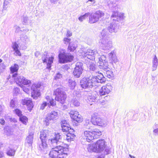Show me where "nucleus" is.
<instances>
[{"instance_id": "nucleus-10", "label": "nucleus", "mask_w": 158, "mask_h": 158, "mask_svg": "<svg viewBox=\"0 0 158 158\" xmlns=\"http://www.w3.org/2000/svg\"><path fill=\"white\" fill-rule=\"evenodd\" d=\"M96 78L94 77L84 78L81 81L80 83L81 87L83 88H86L88 87L89 84L93 86L96 81Z\"/></svg>"}, {"instance_id": "nucleus-54", "label": "nucleus", "mask_w": 158, "mask_h": 158, "mask_svg": "<svg viewBox=\"0 0 158 158\" xmlns=\"http://www.w3.org/2000/svg\"><path fill=\"white\" fill-rule=\"evenodd\" d=\"M95 1V0H88V1H87V2H88V1H90L91 2H93Z\"/></svg>"}, {"instance_id": "nucleus-26", "label": "nucleus", "mask_w": 158, "mask_h": 158, "mask_svg": "<svg viewBox=\"0 0 158 158\" xmlns=\"http://www.w3.org/2000/svg\"><path fill=\"white\" fill-rule=\"evenodd\" d=\"M19 120L23 124L26 125L28 122V118L26 116L22 115L19 117Z\"/></svg>"}, {"instance_id": "nucleus-16", "label": "nucleus", "mask_w": 158, "mask_h": 158, "mask_svg": "<svg viewBox=\"0 0 158 158\" xmlns=\"http://www.w3.org/2000/svg\"><path fill=\"white\" fill-rule=\"evenodd\" d=\"M97 52L94 50L88 49L85 53V56L89 59L90 60H93L95 59V55Z\"/></svg>"}, {"instance_id": "nucleus-57", "label": "nucleus", "mask_w": 158, "mask_h": 158, "mask_svg": "<svg viewBox=\"0 0 158 158\" xmlns=\"http://www.w3.org/2000/svg\"><path fill=\"white\" fill-rule=\"evenodd\" d=\"M2 60L1 59H0V63H1L2 62Z\"/></svg>"}, {"instance_id": "nucleus-14", "label": "nucleus", "mask_w": 158, "mask_h": 158, "mask_svg": "<svg viewBox=\"0 0 158 158\" xmlns=\"http://www.w3.org/2000/svg\"><path fill=\"white\" fill-rule=\"evenodd\" d=\"M61 126L63 132L67 133L70 130H71L72 132L74 131V130L69 127V123L66 120H63L61 122Z\"/></svg>"}, {"instance_id": "nucleus-35", "label": "nucleus", "mask_w": 158, "mask_h": 158, "mask_svg": "<svg viewBox=\"0 0 158 158\" xmlns=\"http://www.w3.org/2000/svg\"><path fill=\"white\" fill-rule=\"evenodd\" d=\"M106 60V57L104 55L101 56L99 58V60L98 62L99 64H100L101 62H103Z\"/></svg>"}, {"instance_id": "nucleus-32", "label": "nucleus", "mask_w": 158, "mask_h": 158, "mask_svg": "<svg viewBox=\"0 0 158 158\" xmlns=\"http://www.w3.org/2000/svg\"><path fill=\"white\" fill-rule=\"evenodd\" d=\"M61 137V135H60V133H57L55 135V137L52 139H51V141L52 143L53 142V141L56 140V141H58L59 139H60Z\"/></svg>"}, {"instance_id": "nucleus-15", "label": "nucleus", "mask_w": 158, "mask_h": 158, "mask_svg": "<svg viewBox=\"0 0 158 158\" xmlns=\"http://www.w3.org/2000/svg\"><path fill=\"white\" fill-rule=\"evenodd\" d=\"M21 103L23 105H26L27 107V110L31 111L34 106L31 99H23L21 100Z\"/></svg>"}, {"instance_id": "nucleus-40", "label": "nucleus", "mask_w": 158, "mask_h": 158, "mask_svg": "<svg viewBox=\"0 0 158 158\" xmlns=\"http://www.w3.org/2000/svg\"><path fill=\"white\" fill-rule=\"evenodd\" d=\"M71 39L67 37H65L63 39V41L65 44H70Z\"/></svg>"}, {"instance_id": "nucleus-52", "label": "nucleus", "mask_w": 158, "mask_h": 158, "mask_svg": "<svg viewBox=\"0 0 158 158\" xmlns=\"http://www.w3.org/2000/svg\"><path fill=\"white\" fill-rule=\"evenodd\" d=\"M4 156L3 153L0 151V158Z\"/></svg>"}, {"instance_id": "nucleus-2", "label": "nucleus", "mask_w": 158, "mask_h": 158, "mask_svg": "<svg viewBox=\"0 0 158 158\" xmlns=\"http://www.w3.org/2000/svg\"><path fill=\"white\" fill-rule=\"evenodd\" d=\"M106 147V142L104 139H101L93 143L89 144L87 150L90 152L100 153L105 150Z\"/></svg>"}, {"instance_id": "nucleus-46", "label": "nucleus", "mask_w": 158, "mask_h": 158, "mask_svg": "<svg viewBox=\"0 0 158 158\" xmlns=\"http://www.w3.org/2000/svg\"><path fill=\"white\" fill-rule=\"evenodd\" d=\"M61 77V74L59 73H58L55 76V78L56 79H58V78H60V77Z\"/></svg>"}, {"instance_id": "nucleus-28", "label": "nucleus", "mask_w": 158, "mask_h": 158, "mask_svg": "<svg viewBox=\"0 0 158 158\" xmlns=\"http://www.w3.org/2000/svg\"><path fill=\"white\" fill-rule=\"evenodd\" d=\"M68 83L69 87L71 89H74L77 85L76 82L75 81L71 80H69Z\"/></svg>"}, {"instance_id": "nucleus-49", "label": "nucleus", "mask_w": 158, "mask_h": 158, "mask_svg": "<svg viewBox=\"0 0 158 158\" xmlns=\"http://www.w3.org/2000/svg\"><path fill=\"white\" fill-rule=\"evenodd\" d=\"M154 133L156 134H158V128L154 129L153 131Z\"/></svg>"}, {"instance_id": "nucleus-43", "label": "nucleus", "mask_w": 158, "mask_h": 158, "mask_svg": "<svg viewBox=\"0 0 158 158\" xmlns=\"http://www.w3.org/2000/svg\"><path fill=\"white\" fill-rule=\"evenodd\" d=\"M72 33L69 30L67 31L66 34V36L69 37L72 36Z\"/></svg>"}, {"instance_id": "nucleus-12", "label": "nucleus", "mask_w": 158, "mask_h": 158, "mask_svg": "<svg viewBox=\"0 0 158 158\" xmlns=\"http://www.w3.org/2000/svg\"><path fill=\"white\" fill-rule=\"evenodd\" d=\"M69 114L73 121L77 123H81L82 122V118L78 111L72 110L70 111Z\"/></svg>"}, {"instance_id": "nucleus-5", "label": "nucleus", "mask_w": 158, "mask_h": 158, "mask_svg": "<svg viewBox=\"0 0 158 158\" xmlns=\"http://www.w3.org/2000/svg\"><path fill=\"white\" fill-rule=\"evenodd\" d=\"M74 56L70 53L67 54L64 49H61L58 55L59 61L61 63H64L72 62Z\"/></svg>"}, {"instance_id": "nucleus-30", "label": "nucleus", "mask_w": 158, "mask_h": 158, "mask_svg": "<svg viewBox=\"0 0 158 158\" xmlns=\"http://www.w3.org/2000/svg\"><path fill=\"white\" fill-rule=\"evenodd\" d=\"M109 56L110 58V60L112 62H114L116 60V57L115 54L113 52H111L109 54Z\"/></svg>"}, {"instance_id": "nucleus-1", "label": "nucleus", "mask_w": 158, "mask_h": 158, "mask_svg": "<svg viewBox=\"0 0 158 158\" xmlns=\"http://www.w3.org/2000/svg\"><path fill=\"white\" fill-rule=\"evenodd\" d=\"M69 152V145L62 143L52 148L48 155L51 158H66Z\"/></svg>"}, {"instance_id": "nucleus-50", "label": "nucleus", "mask_w": 158, "mask_h": 158, "mask_svg": "<svg viewBox=\"0 0 158 158\" xmlns=\"http://www.w3.org/2000/svg\"><path fill=\"white\" fill-rule=\"evenodd\" d=\"M153 62L155 63H156L157 62V59L156 57H155L153 60Z\"/></svg>"}, {"instance_id": "nucleus-58", "label": "nucleus", "mask_w": 158, "mask_h": 158, "mask_svg": "<svg viewBox=\"0 0 158 158\" xmlns=\"http://www.w3.org/2000/svg\"><path fill=\"white\" fill-rule=\"evenodd\" d=\"M130 156L132 158H135L134 157V156L132 157L131 155H130Z\"/></svg>"}, {"instance_id": "nucleus-37", "label": "nucleus", "mask_w": 158, "mask_h": 158, "mask_svg": "<svg viewBox=\"0 0 158 158\" xmlns=\"http://www.w3.org/2000/svg\"><path fill=\"white\" fill-rule=\"evenodd\" d=\"M50 105L52 106H54L56 105V100L53 98L51 99L49 101Z\"/></svg>"}, {"instance_id": "nucleus-25", "label": "nucleus", "mask_w": 158, "mask_h": 158, "mask_svg": "<svg viewBox=\"0 0 158 158\" xmlns=\"http://www.w3.org/2000/svg\"><path fill=\"white\" fill-rule=\"evenodd\" d=\"M100 68L101 69L104 70L107 69L108 67V63L106 60L103 62H101L100 64H99Z\"/></svg>"}, {"instance_id": "nucleus-51", "label": "nucleus", "mask_w": 158, "mask_h": 158, "mask_svg": "<svg viewBox=\"0 0 158 158\" xmlns=\"http://www.w3.org/2000/svg\"><path fill=\"white\" fill-rule=\"evenodd\" d=\"M50 97L49 96V95H47V96L46 97H45V99H46V100H47V101H48V100H50Z\"/></svg>"}, {"instance_id": "nucleus-13", "label": "nucleus", "mask_w": 158, "mask_h": 158, "mask_svg": "<svg viewBox=\"0 0 158 158\" xmlns=\"http://www.w3.org/2000/svg\"><path fill=\"white\" fill-rule=\"evenodd\" d=\"M112 86L109 84L103 86L99 91L100 96L108 94L112 90Z\"/></svg>"}, {"instance_id": "nucleus-27", "label": "nucleus", "mask_w": 158, "mask_h": 158, "mask_svg": "<svg viewBox=\"0 0 158 158\" xmlns=\"http://www.w3.org/2000/svg\"><path fill=\"white\" fill-rule=\"evenodd\" d=\"M99 82L100 83H102L105 81V78L103 75L101 73H99L98 75L96 76Z\"/></svg>"}, {"instance_id": "nucleus-11", "label": "nucleus", "mask_w": 158, "mask_h": 158, "mask_svg": "<svg viewBox=\"0 0 158 158\" xmlns=\"http://www.w3.org/2000/svg\"><path fill=\"white\" fill-rule=\"evenodd\" d=\"M82 66L83 64L82 63L78 62L76 63L75 67L73 72V74L75 77L78 78L80 77L83 71Z\"/></svg>"}, {"instance_id": "nucleus-36", "label": "nucleus", "mask_w": 158, "mask_h": 158, "mask_svg": "<svg viewBox=\"0 0 158 158\" xmlns=\"http://www.w3.org/2000/svg\"><path fill=\"white\" fill-rule=\"evenodd\" d=\"M73 105L74 107H77L80 106V103L77 100H74L73 101Z\"/></svg>"}, {"instance_id": "nucleus-9", "label": "nucleus", "mask_w": 158, "mask_h": 158, "mask_svg": "<svg viewBox=\"0 0 158 158\" xmlns=\"http://www.w3.org/2000/svg\"><path fill=\"white\" fill-rule=\"evenodd\" d=\"M48 133L46 130H42L40 132V139L41 142L40 148H41L45 149L47 148V135Z\"/></svg>"}, {"instance_id": "nucleus-48", "label": "nucleus", "mask_w": 158, "mask_h": 158, "mask_svg": "<svg viewBox=\"0 0 158 158\" xmlns=\"http://www.w3.org/2000/svg\"><path fill=\"white\" fill-rule=\"evenodd\" d=\"M10 121L11 122H14V123H16L17 122V120L15 118H10Z\"/></svg>"}, {"instance_id": "nucleus-34", "label": "nucleus", "mask_w": 158, "mask_h": 158, "mask_svg": "<svg viewBox=\"0 0 158 158\" xmlns=\"http://www.w3.org/2000/svg\"><path fill=\"white\" fill-rule=\"evenodd\" d=\"M15 150L13 149H10L7 152V155L10 156H14L15 154Z\"/></svg>"}, {"instance_id": "nucleus-38", "label": "nucleus", "mask_w": 158, "mask_h": 158, "mask_svg": "<svg viewBox=\"0 0 158 158\" xmlns=\"http://www.w3.org/2000/svg\"><path fill=\"white\" fill-rule=\"evenodd\" d=\"M89 13H86L84 15L81 16L79 18V19L81 21H83L84 19H85V17L86 16L88 17V15H89Z\"/></svg>"}, {"instance_id": "nucleus-4", "label": "nucleus", "mask_w": 158, "mask_h": 158, "mask_svg": "<svg viewBox=\"0 0 158 158\" xmlns=\"http://www.w3.org/2000/svg\"><path fill=\"white\" fill-rule=\"evenodd\" d=\"M102 135V132L99 129L94 130H86L84 132L83 137L86 141L92 142L95 139L98 138Z\"/></svg>"}, {"instance_id": "nucleus-29", "label": "nucleus", "mask_w": 158, "mask_h": 158, "mask_svg": "<svg viewBox=\"0 0 158 158\" xmlns=\"http://www.w3.org/2000/svg\"><path fill=\"white\" fill-rule=\"evenodd\" d=\"M77 48V46L74 44H69L68 47V50L70 52H74Z\"/></svg>"}, {"instance_id": "nucleus-17", "label": "nucleus", "mask_w": 158, "mask_h": 158, "mask_svg": "<svg viewBox=\"0 0 158 158\" xmlns=\"http://www.w3.org/2000/svg\"><path fill=\"white\" fill-rule=\"evenodd\" d=\"M58 116V112L56 111H52L48 114L45 118V121L48 122L49 121L56 119Z\"/></svg>"}, {"instance_id": "nucleus-56", "label": "nucleus", "mask_w": 158, "mask_h": 158, "mask_svg": "<svg viewBox=\"0 0 158 158\" xmlns=\"http://www.w3.org/2000/svg\"><path fill=\"white\" fill-rule=\"evenodd\" d=\"M2 145V144L0 143V148H1Z\"/></svg>"}, {"instance_id": "nucleus-33", "label": "nucleus", "mask_w": 158, "mask_h": 158, "mask_svg": "<svg viewBox=\"0 0 158 158\" xmlns=\"http://www.w3.org/2000/svg\"><path fill=\"white\" fill-rule=\"evenodd\" d=\"M13 111L19 117L22 115V111L19 109L17 108L15 109Z\"/></svg>"}, {"instance_id": "nucleus-47", "label": "nucleus", "mask_w": 158, "mask_h": 158, "mask_svg": "<svg viewBox=\"0 0 158 158\" xmlns=\"http://www.w3.org/2000/svg\"><path fill=\"white\" fill-rule=\"evenodd\" d=\"M5 123V121L3 118L0 119V124L2 125H4Z\"/></svg>"}, {"instance_id": "nucleus-23", "label": "nucleus", "mask_w": 158, "mask_h": 158, "mask_svg": "<svg viewBox=\"0 0 158 158\" xmlns=\"http://www.w3.org/2000/svg\"><path fill=\"white\" fill-rule=\"evenodd\" d=\"M94 14L97 18L98 19V20H99V19L103 17L105 15L104 13L100 10H98Z\"/></svg>"}, {"instance_id": "nucleus-18", "label": "nucleus", "mask_w": 158, "mask_h": 158, "mask_svg": "<svg viewBox=\"0 0 158 158\" xmlns=\"http://www.w3.org/2000/svg\"><path fill=\"white\" fill-rule=\"evenodd\" d=\"M54 58L53 56L49 57L48 58L46 57L43 60V62L44 63H47L46 68L50 69L51 67V64L53 63Z\"/></svg>"}, {"instance_id": "nucleus-3", "label": "nucleus", "mask_w": 158, "mask_h": 158, "mask_svg": "<svg viewBox=\"0 0 158 158\" xmlns=\"http://www.w3.org/2000/svg\"><path fill=\"white\" fill-rule=\"evenodd\" d=\"M17 73L12 75V77L16 84L23 89V91L27 94H29L30 89L29 87L31 84V81L20 76L17 77Z\"/></svg>"}, {"instance_id": "nucleus-20", "label": "nucleus", "mask_w": 158, "mask_h": 158, "mask_svg": "<svg viewBox=\"0 0 158 158\" xmlns=\"http://www.w3.org/2000/svg\"><path fill=\"white\" fill-rule=\"evenodd\" d=\"M72 132L71 130H70L67 132L66 139L68 142H70L71 141H73L75 139V135Z\"/></svg>"}, {"instance_id": "nucleus-19", "label": "nucleus", "mask_w": 158, "mask_h": 158, "mask_svg": "<svg viewBox=\"0 0 158 158\" xmlns=\"http://www.w3.org/2000/svg\"><path fill=\"white\" fill-rule=\"evenodd\" d=\"M12 47L15 51L14 54L16 56H20L21 55V53L19 49V46L18 44L16 42L12 43Z\"/></svg>"}, {"instance_id": "nucleus-53", "label": "nucleus", "mask_w": 158, "mask_h": 158, "mask_svg": "<svg viewBox=\"0 0 158 158\" xmlns=\"http://www.w3.org/2000/svg\"><path fill=\"white\" fill-rule=\"evenodd\" d=\"M3 109L2 106L0 105V112H1L2 110Z\"/></svg>"}, {"instance_id": "nucleus-24", "label": "nucleus", "mask_w": 158, "mask_h": 158, "mask_svg": "<svg viewBox=\"0 0 158 158\" xmlns=\"http://www.w3.org/2000/svg\"><path fill=\"white\" fill-rule=\"evenodd\" d=\"M33 133L29 134L26 138L27 142V144H28L31 145L33 142Z\"/></svg>"}, {"instance_id": "nucleus-22", "label": "nucleus", "mask_w": 158, "mask_h": 158, "mask_svg": "<svg viewBox=\"0 0 158 158\" xmlns=\"http://www.w3.org/2000/svg\"><path fill=\"white\" fill-rule=\"evenodd\" d=\"M98 21V19L97 18L94 14L90 16L89 18V23L90 24H92L97 22Z\"/></svg>"}, {"instance_id": "nucleus-8", "label": "nucleus", "mask_w": 158, "mask_h": 158, "mask_svg": "<svg viewBox=\"0 0 158 158\" xmlns=\"http://www.w3.org/2000/svg\"><path fill=\"white\" fill-rule=\"evenodd\" d=\"M41 85L40 83H34L33 84L31 87V96L33 99H37L40 97L41 94L39 89Z\"/></svg>"}, {"instance_id": "nucleus-21", "label": "nucleus", "mask_w": 158, "mask_h": 158, "mask_svg": "<svg viewBox=\"0 0 158 158\" xmlns=\"http://www.w3.org/2000/svg\"><path fill=\"white\" fill-rule=\"evenodd\" d=\"M19 68V65L16 64H14L13 65H12L10 68V70L11 73H17Z\"/></svg>"}, {"instance_id": "nucleus-55", "label": "nucleus", "mask_w": 158, "mask_h": 158, "mask_svg": "<svg viewBox=\"0 0 158 158\" xmlns=\"http://www.w3.org/2000/svg\"><path fill=\"white\" fill-rule=\"evenodd\" d=\"M64 109H66L67 108V106L65 105L64 106Z\"/></svg>"}, {"instance_id": "nucleus-45", "label": "nucleus", "mask_w": 158, "mask_h": 158, "mask_svg": "<svg viewBox=\"0 0 158 158\" xmlns=\"http://www.w3.org/2000/svg\"><path fill=\"white\" fill-rule=\"evenodd\" d=\"M119 16L118 15V14L117 12H114L112 15L111 16V18H114V17H119Z\"/></svg>"}, {"instance_id": "nucleus-31", "label": "nucleus", "mask_w": 158, "mask_h": 158, "mask_svg": "<svg viewBox=\"0 0 158 158\" xmlns=\"http://www.w3.org/2000/svg\"><path fill=\"white\" fill-rule=\"evenodd\" d=\"M106 77L109 78H112L114 76L113 73L111 70L106 71Z\"/></svg>"}, {"instance_id": "nucleus-6", "label": "nucleus", "mask_w": 158, "mask_h": 158, "mask_svg": "<svg viewBox=\"0 0 158 158\" xmlns=\"http://www.w3.org/2000/svg\"><path fill=\"white\" fill-rule=\"evenodd\" d=\"M90 121L94 125L103 127L106 125V121L98 113L95 112L91 114Z\"/></svg>"}, {"instance_id": "nucleus-59", "label": "nucleus", "mask_w": 158, "mask_h": 158, "mask_svg": "<svg viewBox=\"0 0 158 158\" xmlns=\"http://www.w3.org/2000/svg\"><path fill=\"white\" fill-rule=\"evenodd\" d=\"M98 158H100V157H98Z\"/></svg>"}, {"instance_id": "nucleus-7", "label": "nucleus", "mask_w": 158, "mask_h": 158, "mask_svg": "<svg viewBox=\"0 0 158 158\" xmlns=\"http://www.w3.org/2000/svg\"><path fill=\"white\" fill-rule=\"evenodd\" d=\"M53 95L55 96V100L61 104L65 102L67 96L65 93L62 91L60 89L57 88L54 90Z\"/></svg>"}, {"instance_id": "nucleus-39", "label": "nucleus", "mask_w": 158, "mask_h": 158, "mask_svg": "<svg viewBox=\"0 0 158 158\" xmlns=\"http://www.w3.org/2000/svg\"><path fill=\"white\" fill-rule=\"evenodd\" d=\"M10 106L12 108H14L15 106V101L13 100H11L10 102Z\"/></svg>"}, {"instance_id": "nucleus-44", "label": "nucleus", "mask_w": 158, "mask_h": 158, "mask_svg": "<svg viewBox=\"0 0 158 158\" xmlns=\"http://www.w3.org/2000/svg\"><path fill=\"white\" fill-rule=\"evenodd\" d=\"M90 124H89V123L88 124L86 122L84 124V126L87 129H90Z\"/></svg>"}, {"instance_id": "nucleus-41", "label": "nucleus", "mask_w": 158, "mask_h": 158, "mask_svg": "<svg viewBox=\"0 0 158 158\" xmlns=\"http://www.w3.org/2000/svg\"><path fill=\"white\" fill-rule=\"evenodd\" d=\"M47 104L48 103L46 102H43V103L41 104L40 106V109L42 110H44L45 108V106H47Z\"/></svg>"}, {"instance_id": "nucleus-42", "label": "nucleus", "mask_w": 158, "mask_h": 158, "mask_svg": "<svg viewBox=\"0 0 158 158\" xmlns=\"http://www.w3.org/2000/svg\"><path fill=\"white\" fill-rule=\"evenodd\" d=\"M63 69L64 71H68L70 69V67L68 64H65L64 66Z\"/></svg>"}]
</instances>
